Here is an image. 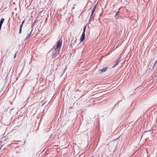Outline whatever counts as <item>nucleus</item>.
<instances>
[{
	"instance_id": "nucleus-1",
	"label": "nucleus",
	"mask_w": 157,
	"mask_h": 157,
	"mask_svg": "<svg viewBox=\"0 0 157 157\" xmlns=\"http://www.w3.org/2000/svg\"><path fill=\"white\" fill-rule=\"evenodd\" d=\"M52 58H56L59 54V50L56 49V48H54L52 50Z\"/></svg>"
},
{
	"instance_id": "nucleus-2",
	"label": "nucleus",
	"mask_w": 157,
	"mask_h": 157,
	"mask_svg": "<svg viewBox=\"0 0 157 157\" xmlns=\"http://www.w3.org/2000/svg\"><path fill=\"white\" fill-rule=\"evenodd\" d=\"M76 40L77 39L76 38H75V39L73 38V40L71 41V44H70V46L71 47H77L78 46V44H75Z\"/></svg>"
},
{
	"instance_id": "nucleus-3",
	"label": "nucleus",
	"mask_w": 157,
	"mask_h": 157,
	"mask_svg": "<svg viewBox=\"0 0 157 157\" xmlns=\"http://www.w3.org/2000/svg\"><path fill=\"white\" fill-rule=\"evenodd\" d=\"M62 43V40L60 38L59 40L58 41L56 47V49L59 50L60 49L61 47V46Z\"/></svg>"
},
{
	"instance_id": "nucleus-4",
	"label": "nucleus",
	"mask_w": 157,
	"mask_h": 157,
	"mask_svg": "<svg viewBox=\"0 0 157 157\" xmlns=\"http://www.w3.org/2000/svg\"><path fill=\"white\" fill-rule=\"evenodd\" d=\"M86 26H85L83 29V33L82 35V36L80 38V40L81 41H83L85 38V32L86 30Z\"/></svg>"
},
{
	"instance_id": "nucleus-5",
	"label": "nucleus",
	"mask_w": 157,
	"mask_h": 157,
	"mask_svg": "<svg viewBox=\"0 0 157 157\" xmlns=\"http://www.w3.org/2000/svg\"><path fill=\"white\" fill-rule=\"evenodd\" d=\"M120 62V60H118L117 61L116 63L112 67V68H113L115 67H116L118 64H119V63Z\"/></svg>"
},
{
	"instance_id": "nucleus-6",
	"label": "nucleus",
	"mask_w": 157,
	"mask_h": 157,
	"mask_svg": "<svg viewBox=\"0 0 157 157\" xmlns=\"http://www.w3.org/2000/svg\"><path fill=\"white\" fill-rule=\"evenodd\" d=\"M107 69V67H105L103 68L102 69L101 71L102 72H105L106 71Z\"/></svg>"
},
{
	"instance_id": "nucleus-7",
	"label": "nucleus",
	"mask_w": 157,
	"mask_h": 157,
	"mask_svg": "<svg viewBox=\"0 0 157 157\" xmlns=\"http://www.w3.org/2000/svg\"><path fill=\"white\" fill-rule=\"evenodd\" d=\"M22 24H21L20 26V29H19V33L20 34L21 33V29H22Z\"/></svg>"
},
{
	"instance_id": "nucleus-8",
	"label": "nucleus",
	"mask_w": 157,
	"mask_h": 157,
	"mask_svg": "<svg viewBox=\"0 0 157 157\" xmlns=\"http://www.w3.org/2000/svg\"><path fill=\"white\" fill-rule=\"evenodd\" d=\"M95 8H96V7H95L93 9V10H92V12H93V13H94V12L95 11Z\"/></svg>"
},
{
	"instance_id": "nucleus-9",
	"label": "nucleus",
	"mask_w": 157,
	"mask_h": 157,
	"mask_svg": "<svg viewBox=\"0 0 157 157\" xmlns=\"http://www.w3.org/2000/svg\"><path fill=\"white\" fill-rule=\"evenodd\" d=\"M16 54H17V53H16L15 54H14V58H15L16 57Z\"/></svg>"
},
{
	"instance_id": "nucleus-10",
	"label": "nucleus",
	"mask_w": 157,
	"mask_h": 157,
	"mask_svg": "<svg viewBox=\"0 0 157 157\" xmlns=\"http://www.w3.org/2000/svg\"><path fill=\"white\" fill-rule=\"evenodd\" d=\"M157 63V59L156 60V61L155 62V64H154V66H153V67H154L155 65Z\"/></svg>"
},
{
	"instance_id": "nucleus-11",
	"label": "nucleus",
	"mask_w": 157,
	"mask_h": 157,
	"mask_svg": "<svg viewBox=\"0 0 157 157\" xmlns=\"http://www.w3.org/2000/svg\"><path fill=\"white\" fill-rule=\"evenodd\" d=\"M157 63V59L156 60V61L155 62V64H154V66H153V67H154L155 65Z\"/></svg>"
},
{
	"instance_id": "nucleus-12",
	"label": "nucleus",
	"mask_w": 157,
	"mask_h": 157,
	"mask_svg": "<svg viewBox=\"0 0 157 157\" xmlns=\"http://www.w3.org/2000/svg\"><path fill=\"white\" fill-rule=\"evenodd\" d=\"M117 14H118V12H117L116 13V16H115V17L116 18V19H117Z\"/></svg>"
},
{
	"instance_id": "nucleus-13",
	"label": "nucleus",
	"mask_w": 157,
	"mask_h": 157,
	"mask_svg": "<svg viewBox=\"0 0 157 157\" xmlns=\"http://www.w3.org/2000/svg\"><path fill=\"white\" fill-rule=\"evenodd\" d=\"M31 33V32H30V34L29 35H28V37H27V38H29V37L30 35V33Z\"/></svg>"
},
{
	"instance_id": "nucleus-14",
	"label": "nucleus",
	"mask_w": 157,
	"mask_h": 157,
	"mask_svg": "<svg viewBox=\"0 0 157 157\" xmlns=\"http://www.w3.org/2000/svg\"><path fill=\"white\" fill-rule=\"evenodd\" d=\"M25 22V20H24L22 22V23H21V24H22L23 25V24Z\"/></svg>"
},
{
	"instance_id": "nucleus-15",
	"label": "nucleus",
	"mask_w": 157,
	"mask_h": 157,
	"mask_svg": "<svg viewBox=\"0 0 157 157\" xmlns=\"http://www.w3.org/2000/svg\"><path fill=\"white\" fill-rule=\"evenodd\" d=\"M94 13H93V12H92V13H91V17L93 15V14Z\"/></svg>"
},
{
	"instance_id": "nucleus-16",
	"label": "nucleus",
	"mask_w": 157,
	"mask_h": 157,
	"mask_svg": "<svg viewBox=\"0 0 157 157\" xmlns=\"http://www.w3.org/2000/svg\"><path fill=\"white\" fill-rule=\"evenodd\" d=\"M157 76V75L156 76Z\"/></svg>"
}]
</instances>
